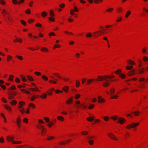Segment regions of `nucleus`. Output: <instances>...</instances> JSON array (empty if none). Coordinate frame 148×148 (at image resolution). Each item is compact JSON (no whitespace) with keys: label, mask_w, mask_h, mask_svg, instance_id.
<instances>
[{"label":"nucleus","mask_w":148,"mask_h":148,"mask_svg":"<svg viewBox=\"0 0 148 148\" xmlns=\"http://www.w3.org/2000/svg\"><path fill=\"white\" fill-rule=\"evenodd\" d=\"M126 120L123 118L121 117L119 118L118 119V122L121 124H123Z\"/></svg>","instance_id":"16"},{"label":"nucleus","mask_w":148,"mask_h":148,"mask_svg":"<svg viewBox=\"0 0 148 148\" xmlns=\"http://www.w3.org/2000/svg\"><path fill=\"white\" fill-rule=\"evenodd\" d=\"M8 98L9 99H11L14 98V97L13 96L11 93H9L8 94Z\"/></svg>","instance_id":"34"},{"label":"nucleus","mask_w":148,"mask_h":148,"mask_svg":"<svg viewBox=\"0 0 148 148\" xmlns=\"http://www.w3.org/2000/svg\"><path fill=\"white\" fill-rule=\"evenodd\" d=\"M98 98L99 100L98 102L99 103H102L105 101L104 99L102 98L101 97H98Z\"/></svg>","instance_id":"20"},{"label":"nucleus","mask_w":148,"mask_h":148,"mask_svg":"<svg viewBox=\"0 0 148 148\" xmlns=\"http://www.w3.org/2000/svg\"><path fill=\"white\" fill-rule=\"evenodd\" d=\"M131 14V12L130 11H128L126 13V14L125 15V16L126 17H128L129 15Z\"/></svg>","instance_id":"59"},{"label":"nucleus","mask_w":148,"mask_h":148,"mask_svg":"<svg viewBox=\"0 0 148 148\" xmlns=\"http://www.w3.org/2000/svg\"><path fill=\"white\" fill-rule=\"evenodd\" d=\"M133 68V66H127L126 67V69L127 70H130Z\"/></svg>","instance_id":"54"},{"label":"nucleus","mask_w":148,"mask_h":148,"mask_svg":"<svg viewBox=\"0 0 148 148\" xmlns=\"http://www.w3.org/2000/svg\"><path fill=\"white\" fill-rule=\"evenodd\" d=\"M4 107L5 109L9 112H11L12 111V108L10 106L7 105H5Z\"/></svg>","instance_id":"14"},{"label":"nucleus","mask_w":148,"mask_h":148,"mask_svg":"<svg viewBox=\"0 0 148 148\" xmlns=\"http://www.w3.org/2000/svg\"><path fill=\"white\" fill-rule=\"evenodd\" d=\"M80 95L79 94H76L75 95V98L76 99H77L80 97Z\"/></svg>","instance_id":"43"},{"label":"nucleus","mask_w":148,"mask_h":148,"mask_svg":"<svg viewBox=\"0 0 148 148\" xmlns=\"http://www.w3.org/2000/svg\"><path fill=\"white\" fill-rule=\"evenodd\" d=\"M92 81V79H88L87 80L86 84L89 85L90 84L91 82Z\"/></svg>","instance_id":"36"},{"label":"nucleus","mask_w":148,"mask_h":148,"mask_svg":"<svg viewBox=\"0 0 148 148\" xmlns=\"http://www.w3.org/2000/svg\"><path fill=\"white\" fill-rule=\"evenodd\" d=\"M15 82L17 83H19L20 82V79L17 77H16L15 79Z\"/></svg>","instance_id":"56"},{"label":"nucleus","mask_w":148,"mask_h":148,"mask_svg":"<svg viewBox=\"0 0 148 148\" xmlns=\"http://www.w3.org/2000/svg\"><path fill=\"white\" fill-rule=\"evenodd\" d=\"M57 119L58 120L60 121H63L64 120V117L60 116H58Z\"/></svg>","instance_id":"27"},{"label":"nucleus","mask_w":148,"mask_h":148,"mask_svg":"<svg viewBox=\"0 0 148 148\" xmlns=\"http://www.w3.org/2000/svg\"><path fill=\"white\" fill-rule=\"evenodd\" d=\"M61 47L60 45L59 44H55L54 47H53V49H55L56 48H59L60 47Z\"/></svg>","instance_id":"38"},{"label":"nucleus","mask_w":148,"mask_h":148,"mask_svg":"<svg viewBox=\"0 0 148 148\" xmlns=\"http://www.w3.org/2000/svg\"><path fill=\"white\" fill-rule=\"evenodd\" d=\"M17 103V101L16 100H13L11 101L10 104L12 106H15L16 104Z\"/></svg>","instance_id":"25"},{"label":"nucleus","mask_w":148,"mask_h":148,"mask_svg":"<svg viewBox=\"0 0 148 148\" xmlns=\"http://www.w3.org/2000/svg\"><path fill=\"white\" fill-rule=\"evenodd\" d=\"M14 77V75H10L9 78V80L10 81L12 82L13 79Z\"/></svg>","instance_id":"46"},{"label":"nucleus","mask_w":148,"mask_h":148,"mask_svg":"<svg viewBox=\"0 0 148 148\" xmlns=\"http://www.w3.org/2000/svg\"><path fill=\"white\" fill-rule=\"evenodd\" d=\"M77 108H81L82 107L83 108V109H86L87 108V106H85L83 103H81L79 105H77Z\"/></svg>","instance_id":"19"},{"label":"nucleus","mask_w":148,"mask_h":148,"mask_svg":"<svg viewBox=\"0 0 148 148\" xmlns=\"http://www.w3.org/2000/svg\"><path fill=\"white\" fill-rule=\"evenodd\" d=\"M34 74L37 76H39L41 75V73L40 72H35Z\"/></svg>","instance_id":"57"},{"label":"nucleus","mask_w":148,"mask_h":148,"mask_svg":"<svg viewBox=\"0 0 148 148\" xmlns=\"http://www.w3.org/2000/svg\"><path fill=\"white\" fill-rule=\"evenodd\" d=\"M21 114H23L25 112V110L24 108H18Z\"/></svg>","instance_id":"28"},{"label":"nucleus","mask_w":148,"mask_h":148,"mask_svg":"<svg viewBox=\"0 0 148 148\" xmlns=\"http://www.w3.org/2000/svg\"><path fill=\"white\" fill-rule=\"evenodd\" d=\"M40 51L42 52L46 53H47L49 51L47 48L44 47H42L40 49Z\"/></svg>","instance_id":"17"},{"label":"nucleus","mask_w":148,"mask_h":148,"mask_svg":"<svg viewBox=\"0 0 148 148\" xmlns=\"http://www.w3.org/2000/svg\"><path fill=\"white\" fill-rule=\"evenodd\" d=\"M5 142V140L4 138L2 136L0 138V143H3Z\"/></svg>","instance_id":"44"},{"label":"nucleus","mask_w":148,"mask_h":148,"mask_svg":"<svg viewBox=\"0 0 148 148\" xmlns=\"http://www.w3.org/2000/svg\"><path fill=\"white\" fill-rule=\"evenodd\" d=\"M27 48L29 50H30L31 51H34V50H37L38 49V48H37L36 49H35L34 48H33L31 47H27Z\"/></svg>","instance_id":"48"},{"label":"nucleus","mask_w":148,"mask_h":148,"mask_svg":"<svg viewBox=\"0 0 148 148\" xmlns=\"http://www.w3.org/2000/svg\"><path fill=\"white\" fill-rule=\"evenodd\" d=\"M49 82L50 84L53 83L55 84H56L57 83L56 81L53 80L52 79L49 80Z\"/></svg>","instance_id":"50"},{"label":"nucleus","mask_w":148,"mask_h":148,"mask_svg":"<svg viewBox=\"0 0 148 148\" xmlns=\"http://www.w3.org/2000/svg\"><path fill=\"white\" fill-rule=\"evenodd\" d=\"M101 28L102 29V30L96 32L94 33H93V35L94 34L95 36H102L107 32L106 31L107 30L106 29L103 28L102 26H101Z\"/></svg>","instance_id":"3"},{"label":"nucleus","mask_w":148,"mask_h":148,"mask_svg":"<svg viewBox=\"0 0 148 148\" xmlns=\"http://www.w3.org/2000/svg\"><path fill=\"white\" fill-rule=\"evenodd\" d=\"M108 76H105L103 77L101 76H98V78L95 79L96 81H99L105 80V82L103 84V86L104 87H106L109 85V83L108 82V81L110 80V79H107L108 78Z\"/></svg>","instance_id":"1"},{"label":"nucleus","mask_w":148,"mask_h":148,"mask_svg":"<svg viewBox=\"0 0 148 148\" xmlns=\"http://www.w3.org/2000/svg\"><path fill=\"white\" fill-rule=\"evenodd\" d=\"M16 88L15 87V86L14 85H12L10 88L8 89L9 90H10V89L12 90H15L16 89Z\"/></svg>","instance_id":"53"},{"label":"nucleus","mask_w":148,"mask_h":148,"mask_svg":"<svg viewBox=\"0 0 148 148\" xmlns=\"http://www.w3.org/2000/svg\"><path fill=\"white\" fill-rule=\"evenodd\" d=\"M21 120L20 117H18L16 118V123L18 127L20 129L21 127Z\"/></svg>","instance_id":"6"},{"label":"nucleus","mask_w":148,"mask_h":148,"mask_svg":"<svg viewBox=\"0 0 148 148\" xmlns=\"http://www.w3.org/2000/svg\"><path fill=\"white\" fill-rule=\"evenodd\" d=\"M88 132L86 131H82L81 132V134L83 135H86L88 134Z\"/></svg>","instance_id":"51"},{"label":"nucleus","mask_w":148,"mask_h":148,"mask_svg":"<svg viewBox=\"0 0 148 148\" xmlns=\"http://www.w3.org/2000/svg\"><path fill=\"white\" fill-rule=\"evenodd\" d=\"M14 136L10 135L8 136L6 138V139L8 142H11L12 144H20L21 143V141H16L14 140Z\"/></svg>","instance_id":"2"},{"label":"nucleus","mask_w":148,"mask_h":148,"mask_svg":"<svg viewBox=\"0 0 148 148\" xmlns=\"http://www.w3.org/2000/svg\"><path fill=\"white\" fill-rule=\"evenodd\" d=\"M12 57L10 55H8L7 56V60L8 62L10 61L12 59Z\"/></svg>","instance_id":"24"},{"label":"nucleus","mask_w":148,"mask_h":148,"mask_svg":"<svg viewBox=\"0 0 148 148\" xmlns=\"http://www.w3.org/2000/svg\"><path fill=\"white\" fill-rule=\"evenodd\" d=\"M49 36H56V35L53 32H51L49 33Z\"/></svg>","instance_id":"62"},{"label":"nucleus","mask_w":148,"mask_h":148,"mask_svg":"<svg viewBox=\"0 0 148 148\" xmlns=\"http://www.w3.org/2000/svg\"><path fill=\"white\" fill-rule=\"evenodd\" d=\"M27 78L28 80L30 81H32L34 80V79L33 77L29 75H27Z\"/></svg>","instance_id":"30"},{"label":"nucleus","mask_w":148,"mask_h":148,"mask_svg":"<svg viewBox=\"0 0 148 148\" xmlns=\"http://www.w3.org/2000/svg\"><path fill=\"white\" fill-rule=\"evenodd\" d=\"M14 42L15 43L18 42L20 43H21L22 42V40L20 38H16V39L14 40Z\"/></svg>","instance_id":"18"},{"label":"nucleus","mask_w":148,"mask_h":148,"mask_svg":"<svg viewBox=\"0 0 148 148\" xmlns=\"http://www.w3.org/2000/svg\"><path fill=\"white\" fill-rule=\"evenodd\" d=\"M55 90V89L53 88H52L50 89H49L47 93L49 95L51 96L52 95V92Z\"/></svg>","instance_id":"10"},{"label":"nucleus","mask_w":148,"mask_h":148,"mask_svg":"<svg viewBox=\"0 0 148 148\" xmlns=\"http://www.w3.org/2000/svg\"><path fill=\"white\" fill-rule=\"evenodd\" d=\"M37 97L36 95H34L31 98V100L33 101Z\"/></svg>","instance_id":"60"},{"label":"nucleus","mask_w":148,"mask_h":148,"mask_svg":"<svg viewBox=\"0 0 148 148\" xmlns=\"http://www.w3.org/2000/svg\"><path fill=\"white\" fill-rule=\"evenodd\" d=\"M127 62L128 63V64L130 65H133L134 64V62L132 61L131 60H129L127 61Z\"/></svg>","instance_id":"39"},{"label":"nucleus","mask_w":148,"mask_h":148,"mask_svg":"<svg viewBox=\"0 0 148 148\" xmlns=\"http://www.w3.org/2000/svg\"><path fill=\"white\" fill-rule=\"evenodd\" d=\"M135 71L134 70H132L129 71L127 73V75L129 76H131L135 74Z\"/></svg>","instance_id":"13"},{"label":"nucleus","mask_w":148,"mask_h":148,"mask_svg":"<svg viewBox=\"0 0 148 148\" xmlns=\"http://www.w3.org/2000/svg\"><path fill=\"white\" fill-rule=\"evenodd\" d=\"M16 148H33L32 147L27 145L22 146H18L16 147Z\"/></svg>","instance_id":"12"},{"label":"nucleus","mask_w":148,"mask_h":148,"mask_svg":"<svg viewBox=\"0 0 148 148\" xmlns=\"http://www.w3.org/2000/svg\"><path fill=\"white\" fill-rule=\"evenodd\" d=\"M132 113H133L134 115L135 116H137L140 113V112L139 111H136L133 112H131Z\"/></svg>","instance_id":"35"},{"label":"nucleus","mask_w":148,"mask_h":148,"mask_svg":"<svg viewBox=\"0 0 148 148\" xmlns=\"http://www.w3.org/2000/svg\"><path fill=\"white\" fill-rule=\"evenodd\" d=\"M29 106L32 108L33 109H34L35 108V106L34 104L32 103H30L29 104Z\"/></svg>","instance_id":"40"},{"label":"nucleus","mask_w":148,"mask_h":148,"mask_svg":"<svg viewBox=\"0 0 148 148\" xmlns=\"http://www.w3.org/2000/svg\"><path fill=\"white\" fill-rule=\"evenodd\" d=\"M139 124V123H133L129 125H127L126 127V128L129 129H130L131 128H134L136 126L138 125Z\"/></svg>","instance_id":"5"},{"label":"nucleus","mask_w":148,"mask_h":148,"mask_svg":"<svg viewBox=\"0 0 148 148\" xmlns=\"http://www.w3.org/2000/svg\"><path fill=\"white\" fill-rule=\"evenodd\" d=\"M107 135L108 136L110 137L112 139L114 140H116V137L114 136V135L112 133H108Z\"/></svg>","instance_id":"15"},{"label":"nucleus","mask_w":148,"mask_h":148,"mask_svg":"<svg viewBox=\"0 0 148 148\" xmlns=\"http://www.w3.org/2000/svg\"><path fill=\"white\" fill-rule=\"evenodd\" d=\"M43 119L46 121L47 123H49L50 121L49 118L48 117H44Z\"/></svg>","instance_id":"45"},{"label":"nucleus","mask_w":148,"mask_h":148,"mask_svg":"<svg viewBox=\"0 0 148 148\" xmlns=\"http://www.w3.org/2000/svg\"><path fill=\"white\" fill-rule=\"evenodd\" d=\"M1 117L3 118L4 122L6 123L7 122V120L4 114L3 113H1Z\"/></svg>","instance_id":"22"},{"label":"nucleus","mask_w":148,"mask_h":148,"mask_svg":"<svg viewBox=\"0 0 148 148\" xmlns=\"http://www.w3.org/2000/svg\"><path fill=\"white\" fill-rule=\"evenodd\" d=\"M20 77L21 79L24 82H26L27 81V79L23 75H20Z\"/></svg>","instance_id":"21"},{"label":"nucleus","mask_w":148,"mask_h":148,"mask_svg":"<svg viewBox=\"0 0 148 148\" xmlns=\"http://www.w3.org/2000/svg\"><path fill=\"white\" fill-rule=\"evenodd\" d=\"M1 100L4 103H6L7 102V101L6 99L4 97H2L1 98Z\"/></svg>","instance_id":"61"},{"label":"nucleus","mask_w":148,"mask_h":148,"mask_svg":"<svg viewBox=\"0 0 148 148\" xmlns=\"http://www.w3.org/2000/svg\"><path fill=\"white\" fill-rule=\"evenodd\" d=\"M55 93L56 94L62 93L63 91L59 89H57L55 91Z\"/></svg>","instance_id":"47"},{"label":"nucleus","mask_w":148,"mask_h":148,"mask_svg":"<svg viewBox=\"0 0 148 148\" xmlns=\"http://www.w3.org/2000/svg\"><path fill=\"white\" fill-rule=\"evenodd\" d=\"M25 104V103L22 101H20L18 103V108H23V107Z\"/></svg>","instance_id":"9"},{"label":"nucleus","mask_w":148,"mask_h":148,"mask_svg":"<svg viewBox=\"0 0 148 148\" xmlns=\"http://www.w3.org/2000/svg\"><path fill=\"white\" fill-rule=\"evenodd\" d=\"M38 123L39 124H43L44 123V122L42 119H38Z\"/></svg>","instance_id":"58"},{"label":"nucleus","mask_w":148,"mask_h":148,"mask_svg":"<svg viewBox=\"0 0 148 148\" xmlns=\"http://www.w3.org/2000/svg\"><path fill=\"white\" fill-rule=\"evenodd\" d=\"M15 57L20 60H22L23 59V57L21 56L16 55L15 56Z\"/></svg>","instance_id":"33"},{"label":"nucleus","mask_w":148,"mask_h":148,"mask_svg":"<svg viewBox=\"0 0 148 148\" xmlns=\"http://www.w3.org/2000/svg\"><path fill=\"white\" fill-rule=\"evenodd\" d=\"M21 23L24 26H25L26 25V22L24 20H21Z\"/></svg>","instance_id":"63"},{"label":"nucleus","mask_w":148,"mask_h":148,"mask_svg":"<svg viewBox=\"0 0 148 148\" xmlns=\"http://www.w3.org/2000/svg\"><path fill=\"white\" fill-rule=\"evenodd\" d=\"M76 86L77 87H79L80 85V82L79 80H77L75 81Z\"/></svg>","instance_id":"37"},{"label":"nucleus","mask_w":148,"mask_h":148,"mask_svg":"<svg viewBox=\"0 0 148 148\" xmlns=\"http://www.w3.org/2000/svg\"><path fill=\"white\" fill-rule=\"evenodd\" d=\"M86 119L89 122H92V118L91 117H87Z\"/></svg>","instance_id":"55"},{"label":"nucleus","mask_w":148,"mask_h":148,"mask_svg":"<svg viewBox=\"0 0 148 148\" xmlns=\"http://www.w3.org/2000/svg\"><path fill=\"white\" fill-rule=\"evenodd\" d=\"M47 13L45 12H43L41 14V16L43 17H45L47 15Z\"/></svg>","instance_id":"41"},{"label":"nucleus","mask_w":148,"mask_h":148,"mask_svg":"<svg viewBox=\"0 0 148 148\" xmlns=\"http://www.w3.org/2000/svg\"><path fill=\"white\" fill-rule=\"evenodd\" d=\"M50 15L51 16H54L55 15L54 14L52 10H50L49 12Z\"/></svg>","instance_id":"52"},{"label":"nucleus","mask_w":148,"mask_h":148,"mask_svg":"<svg viewBox=\"0 0 148 148\" xmlns=\"http://www.w3.org/2000/svg\"><path fill=\"white\" fill-rule=\"evenodd\" d=\"M53 75L54 76H55L56 77H57L59 79H62V78L57 73H53Z\"/></svg>","instance_id":"32"},{"label":"nucleus","mask_w":148,"mask_h":148,"mask_svg":"<svg viewBox=\"0 0 148 148\" xmlns=\"http://www.w3.org/2000/svg\"><path fill=\"white\" fill-rule=\"evenodd\" d=\"M37 128L41 130V134L42 136H45L47 132V129L43 126L41 125H38L37 126Z\"/></svg>","instance_id":"4"},{"label":"nucleus","mask_w":148,"mask_h":148,"mask_svg":"<svg viewBox=\"0 0 148 148\" xmlns=\"http://www.w3.org/2000/svg\"><path fill=\"white\" fill-rule=\"evenodd\" d=\"M66 144V143L65 141H61L58 143V144L60 145H65Z\"/></svg>","instance_id":"49"},{"label":"nucleus","mask_w":148,"mask_h":148,"mask_svg":"<svg viewBox=\"0 0 148 148\" xmlns=\"http://www.w3.org/2000/svg\"><path fill=\"white\" fill-rule=\"evenodd\" d=\"M119 77L121 78H124L126 76L125 75L123 74H121L120 75Z\"/></svg>","instance_id":"64"},{"label":"nucleus","mask_w":148,"mask_h":148,"mask_svg":"<svg viewBox=\"0 0 148 148\" xmlns=\"http://www.w3.org/2000/svg\"><path fill=\"white\" fill-rule=\"evenodd\" d=\"M86 138L88 143L90 145H92V136H88Z\"/></svg>","instance_id":"8"},{"label":"nucleus","mask_w":148,"mask_h":148,"mask_svg":"<svg viewBox=\"0 0 148 148\" xmlns=\"http://www.w3.org/2000/svg\"><path fill=\"white\" fill-rule=\"evenodd\" d=\"M56 119H55L53 121H49V123L47 124V125L48 126L49 128H50L52 127V126L55 123H56Z\"/></svg>","instance_id":"7"},{"label":"nucleus","mask_w":148,"mask_h":148,"mask_svg":"<svg viewBox=\"0 0 148 148\" xmlns=\"http://www.w3.org/2000/svg\"><path fill=\"white\" fill-rule=\"evenodd\" d=\"M65 92H67L69 91V87L68 86H64L62 89Z\"/></svg>","instance_id":"23"},{"label":"nucleus","mask_w":148,"mask_h":148,"mask_svg":"<svg viewBox=\"0 0 148 148\" xmlns=\"http://www.w3.org/2000/svg\"><path fill=\"white\" fill-rule=\"evenodd\" d=\"M54 137L53 136H49L47 138V139L48 141H51L54 139Z\"/></svg>","instance_id":"29"},{"label":"nucleus","mask_w":148,"mask_h":148,"mask_svg":"<svg viewBox=\"0 0 148 148\" xmlns=\"http://www.w3.org/2000/svg\"><path fill=\"white\" fill-rule=\"evenodd\" d=\"M42 78L45 81H47L48 80V77L46 76L43 75L42 76Z\"/></svg>","instance_id":"42"},{"label":"nucleus","mask_w":148,"mask_h":148,"mask_svg":"<svg viewBox=\"0 0 148 148\" xmlns=\"http://www.w3.org/2000/svg\"><path fill=\"white\" fill-rule=\"evenodd\" d=\"M30 90L33 91H35V92H37L39 91V90L38 88L37 87H35L34 88H30Z\"/></svg>","instance_id":"31"},{"label":"nucleus","mask_w":148,"mask_h":148,"mask_svg":"<svg viewBox=\"0 0 148 148\" xmlns=\"http://www.w3.org/2000/svg\"><path fill=\"white\" fill-rule=\"evenodd\" d=\"M73 97H72L70 98H69L66 101V103L67 104H70L72 103L73 102Z\"/></svg>","instance_id":"11"},{"label":"nucleus","mask_w":148,"mask_h":148,"mask_svg":"<svg viewBox=\"0 0 148 148\" xmlns=\"http://www.w3.org/2000/svg\"><path fill=\"white\" fill-rule=\"evenodd\" d=\"M40 97L42 99H45L47 97V95L45 93H44L42 94L40 96Z\"/></svg>","instance_id":"26"}]
</instances>
